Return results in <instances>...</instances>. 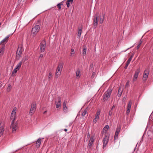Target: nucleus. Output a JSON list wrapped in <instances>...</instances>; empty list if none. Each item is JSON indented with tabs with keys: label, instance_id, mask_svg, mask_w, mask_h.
Masks as SVG:
<instances>
[{
	"label": "nucleus",
	"instance_id": "nucleus-1",
	"mask_svg": "<svg viewBox=\"0 0 153 153\" xmlns=\"http://www.w3.org/2000/svg\"><path fill=\"white\" fill-rule=\"evenodd\" d=\"M64 64L62 62L59 63L55 75V78L57 79L61 74Z\"/></svg>",
	"mask_w": 153,
	"mask_h": 153
},
{
	"label": "nucleus",
	"instance_id": "nucleus-2",
	"mask_svg": "<svg viewBox=\"0 0 153 153\" xmlns=\"http://www.w3.org/2000/svg\"><path fill=\"white\" fill-rule=\"evenodd\" d=\"M40 27L39 25H36L33 26L31 33V36L33 37L36 36L37 33L39 30Z\"/></svg>",
	"mask_w": 153,
	"mask_h": 153
},
{
	"label": "nucleus",
	"instance_id": "nucleus-3",
	"mask_svg": "<svg viewBox=\"0 0 153 153\" xmlns=\"http://www.w3.org/2000/svg\"><path fill=\"white\" fill-rule=\"evenodd\" d=\"M112 89L111 88H108L107 91L105 92L103 96L102 100L105 101L107 100L109 98L110 96L111 93Z\"/></svg>",
	"mask_w": 153,
	"mask_h": 153
},
{
	"label": "nucleus",
	"instance_id": "nucleus-4",
	"mask_svg": "<svg viewBox=\"0 0 153 153\" xmlns=\"http://www.w3.org/2000/svg\"><path fill=\"white\" fill-rule=\"evenodd\" d=\"M4 122L2 120H0V137L3 134L4 129Z\"/></svg>",
	"mask_w": 153,
	"mask_h": 153
},
{
	"label": "nucleus",
	"instance_id": "nucleus-5",
	"mask_svg": "<svg viewBox=\"0 0 153 153\" xmlns=\"http://www.w3.org/2000/svg\"><path fill=\"white\" fill-rule=\"evenodd\" d=\"M36 110V104L33 103L32 104L30 108L29 114L31 116H32L35 113Z\"/></svg>",
	"mask_w": 153,
	"mask_h": 153
},
{
	"label": "nucleus",
	"instance_id": "nucleus-6",
	"mask_svg": "<svg viewBox=\"0 0 153 153\" xmlns=\"http://www.w3.org/2000/svg\"><path fill=\"white\" fill-rule=\"evenodd\" d=\"M46 42L45 40H43L40 45V51L41 52H44L45 50Z\"/></svg>",
	"mask_w": 153,
	"mask_h": 153
},
{
	"label": "nucleus",
	"instance_id": "nucleus-7",
	"mask_svg": "<svg viewBox=\"0 0 153 153\" xmlns=\"http://www.w3.org/2000/svg\"><path fill=\"white\" fill-rule=\"evenodd\" d=\"M14 120H12L10 126V128L12 129L13 133L16 131L17 127V123H14Z\"/></svg>",
	"mask_w": 153,
	"mask_h": 153
},
{
	"label": "nucleus",
	"instance_id": "nucleus-8",
	"mask_svg": "<svg viewBox=\"0 0 153 153\" xmlns=\"http://www.w3.org/2000/svg\"><path fill=\"white\" fill-rule=\"evenodd\" d=\"M149 69H146L144 71L143 77V81H146L148 77V76L149 74Z\"/></svg>",
	"mask_w": 153,
	"mask_h": 153
},
{
	"label": "nucleus",
	"instance_id": "nucleus-9",
	"mask_svg": "<svg viewBox=\"0 0 153 153\" xmlns=\"http://www.w3.org/2000/svg\"><path fill=\"white\" fill-rule=\"evenodd\" d=\"M98 14L99 13H97L96 14V16H94V18L93 19V25L95 28L97 27L98 24Z\"/></svg>",
	"mask_w": 153,
	"mask_h": 153
},
{
	"label": "nucleus",
	"instance_id": "nucleus-10",
	"mask_svg": "<svg viewBox=\"0 0 153 153\" xmlns=\"http://www.w3.org/2000/svg\"><path fill=\"white\" fill-rule=\"evenodd\" d=\"M140 72V70L139 69H138L135 71L133 79V81L134 82L136 81L137 79L138 78V74Z\"/></svg>",
	"mask_w": 153,
	"mask_h": 153
},
{
	"label": "nucleus",
	"instance_id": "nucleus-11",
	"mask_svg": "<svg viewBox=\"0 0 153 153\" xmlns=\"http://www.w3.org/2000/svg\"><path fill=\"white\" fill-rule=\"evenodd\" d=\"M121 129L120 126H117L116 128V130L115 132V134L114 136V139H117L118 138V135L119 134Z\"/></svg>",
	"mask_w": 153,
	"mask_h": 153
},
{
	"label": "nucleus",
	"instance_id": "nucleus-12",
	"mask_svg": "<svg viewBox=\"0 0 153 153\" xmlns=\"http://www.w3.org/2000/svg\"><path fill=\"white\" fill-rule=\"evenodd\" d=\"M100 114V111H97L95 114V117L93 120V123L94 124L98 120Z\"/></svg>",
	"mask_w": 153,
	"mask_h": 153
},
{
	"label": "nucleus",
	"instance_id": "nucleus-13",
	"mask_svg": "<svg viewBox=\"0 0 153 153\" xmlns=\"http://www.w3.org/2000/svg\"><path fill=\"white\" fill-rule=\"evenodd\" d=\"M12 34L11 35L9 34L1 42L0 44L4 45L7 42L10 36H12Z\"/></svg>",
	"mask_w": 153,
	"mask_h": 153
},
{
	"label": "nucleus",
	"instance_id": "nucleus-14",
	"mask_svg": "<svg viewBox=\"0 0 153 153\" xmlns=\"http://www.w3.org/2000/svg\"><path fill=\"white\" fill-rule=\"evenodd\" d=\"M16 108L15 107L13 108L12 112L10 119L13 120H15V114L16 113Z\"/></svg>",
	"mask_w": 153,
	"mask_h": 153
},
{
	"label": "nucleus",
	"instance_id": "nucleus-15",
	"mask_svg": "<svg viewBox=\"0 0 153 153\" xmlns=\"http://www.w3.org/2000/svg\"><path fill=\"white\" fill-rule=\"evenodd\" d=\"M94 141V139L93 137H91L89 142L88 147L89 149L91 148L92 146V144Z\"/></svg>",
	"mask_w": 153,
	"mask_h": 153
},
{
	"label": "nucleus",
	"instance_id": "nucleus-16",
	"mask_svg": "<svg viewBox=\"0 0 153 153\" xmlns=\"http://www.w3.org/2000/svg\"><path fill=\"white\" fill-rule=\"evenodd\" d=\"M108 137L106 135L105 137L104 138L103 141V148L105 147L107 144L108 141Z\"/></svg>",
	"mask_w": 153,
	"mask_h": 153
},
{
	"label": "nucleus",
	"instance_id": "nucleus-17",
	"mask_svg": "<svg viewBox=\"0 0 153 153\" xmlns=\"http://www.w3.org/2000/svg\"><path fill=\"white\" fill-rule=\"evenodd\" d=\"M131 101H130L128 102V104L126 113V114L128 115V114H129L130 110V109L131 108Z\"/></svg>",
	"mask_w": 153,
	"mask_h": 153
},
{
	"label": "nucleus",
	"instance_id": "nucleus-18",
	"mask_svg": "<svg viewBox=\"0 0 153 153\" xmlns=\"http://www.w3.org/2000/svg\"><path fill=\"white\" fill-rule=\"evenodd\" d=\"M123 91V88L121 87H120L118 89L117 95L118 97L121 96Z\"/></svg>",
	"mask_w": 153,
	"mask_h": 153
},
{
	"label": "nucleus",
	"instance_id": "nucleus-19",
	"mask_svg": "<svg viewBox=\"0 0 153 153\" xmlns=\"http://www.w3.org/2000/svg\"><path fill=\"white\" fill-rule=\"evenodd\" d=\"M61 98L60 97L58 98V101L56 102V106L57 108H59L61 106Z\"/></svg>",
	"mask_w": 153,
	"mask_h": 153
},
{
	"label": "nucleus",
	"instance_id": "nucleus-20",
	"mask_svg": "<svg viewBox=\"0 0 153 153\" xmlns=\"http://www.w3.org/2000/svg\"><path fill=\"white\" fill-rule=\"evenodd\" d=\"M63 110L64 112H66L68 111V108L66 106V104L65 101L63 104Z\"/></svg>",
	"mask_w": 153,
	"mask_h": 153
},
{
	"label": "nucleus",
	"instance_id": "nucleus-21",
	"mask_svg": "<svg viewBox=\"0 0 153 153\" xmlns=\"http://www.w3.org/2000/svg\"><path fill=\"white\" fill-rule=\"evenodd\" d=\"M41 139L40 138L38 139L36 142V146L37 148H39L41 142Z\"/></svg>",
	"mask_w": 153,
	"mask_h": 153
},
{
	"label": "nucleus",
	"instance_id": "nucleus-22",
	"mask_svg": "<svg viewBox=\"0 0 153 153\" xmlns=\"http://www.w3.org/2000/svg\"><path fill=\"white\" fill-rule=\"evenodd\" d=\"M5 47L3 46L1 49H0V56L3 54L4 51Z\"/></svg>",
	"mask_w": 153,
	"mask_h": 153
},
{
	"label": "nucleus",
	"instance_id": "nucleus-23",
	"mask_svg": "<svg viewBox=\"0 0 153 153\" xmlns=\"http://www.w3.org/2000/svg\"><path fill=\"white\" fill-rule=\"evenodd\" d=\"M22 63V61H21L16 66V68L17 69L19 70V69L20 68L21 65Z\"/></svg>",
	"mask_w": 153,
	"mask_h": 153
},
{
	"label": "nucleus",
	"instance_id": "nucleus-24",
	"mask_svg": "<svg viewBox=\"0 0 153 153\" xmlns=\"http://www.w3.org/2000/svg\"><path fill=\"white\" fill-rule=\"evenodd\" d=\"M74 0H68L66 2V4L68 7H69L70 6V3L72 4Z\"/></svg>",
	"mask_w": 153,
	"mask_h": 153
},
{
	"label": "nucleus",
	"instance_id": "nucleus-25",
	"mask_svg": "<svg viewBox=\"0 0 153 153\" xmlns=\"http://www.w3.org/2000/svg\"><path fill=\"white\" fill-rule=\"evenodd\" d=\"M23 51V47L22 45H20L19 46L18 48L17 51H19V52L22 53Z\"/></svg>",
	"mask_w": 153,
	"mask_h": 153
},
{
	"label": "nucleus",
	"instance_id": "nucleus-26",
	"mask_svg": "<svg viewBox=\"0 0 153 153\" xmlns=\"http://www.w3.org/2000/svg\"><path fill=\"white\" fill-rule=\"evenodd\" d=\"M22 53L19 52L18 51H17L16 54V58L17 59H19L20 58L21 56V55Z\"/></svg>",
	"mask_w": 153,
	"mask_h": 153
},
{
	"label": "nucleus",
	"instance_id": "nucleus-27",
	"mask_svg": "<svg viewBox=\"0 0 153 153\" xmlns=\"http://www.w3.org/2000/svg\"><path fill=\"white\" fill-rule=\"evenodd\" d=\"M76 78H79L80 76V71H77L76 72Z\"/></svg>",
	"mask_w": 153,
	"mask_h": 153
},
{
	"label": "nucleus",
	"instance_id": "nucleus-28",
	"mask_svg": "<svg viewBox=\"0 0 153 153\" xmlns=\"http://www.w3.org/2000/svg\"><path fill=\"white\" fill-rule=\"evenodd\" d=\"M87 112V110H85L84 111H81L80 113L81 112V115L82 116H84L86 114Z\"/></svg>",
	"mask_w": 153,
	"mask_h": 153
},
{
	"label": "nucleus",
	"instance_id": "nucleus-29",
	"mask_svg": "<svg viewBox=\"0 0 153 153\" xmlns=\"http://www.w3.org/2000/svg\"><path fill=\"white\" fill-rule=\"evenodd\" d=\"M18 70V69H17L16 68H15L14 70H13V71H12V76H14L15 75H14V74H16L17 71Z\"/></svg>",
	"mask_w": 153,
	"mask_h": 153
},
{
	"label": "nucleus",
	"instance_id": "nucleus-30",
	"mask_svg": "<svg viewBox=\"0 0 153 153\" xmlns=\"http://www.w3.org/2000/svg\"><path fill=\"white\" fill-rule=\"evenodd\" d=\"M86 48L85 47L84 48H83L82 50V54L83 55H86Z\"/></svg>",
	"mask_w": 153,
	"mask_h": 153
},
{
	"label": "nucleus",
	"instance_id": "nucleus-31",
	"mask_svg": "<svg viewBox=\"0 0 153 153\" xmlns=\"http://www.w3.org/2000/svg\"><path fill=\"white\" fill-rule=\"evenodd\" d=\"M104 14L102 16V18H100V23L102 24L103 22L104 19Z\"/></svg>",
	"mask_w": 153,
	"mask_h": 153
},
{
	"label": "nucleus",
	"instance_id": "nucleus-32",
	"mask_svg": "<svg viewBox=\"0 0 153 153\" xmlns=\"http://www.w3.org/2000/svg\"><path fill=\"white\" fill-rule=\"evenodd\" d=\"M82 33V30L80 29L78 31L77 36L79 37H80L81 36V35Z\"/></svg>",
	"mask_w": 153,
	"mask_h": 153
},
{
	"label": "nucleus",
	"instance_id": "nucleus-33",
	"mask_svg": "<svg viewBox=\"0 0 153 153\" xmlns=\"http://www.w3.org/2000/svg\"><path fill=\"white\" fill-rule=\"evenodd\" d=\"M62 4H62V2H61V3H59L57 4V7L59 8V10L61 9V5H62Z\"/></svg>",
	"mask_w": 153,
	"mask_h": 153
},
{
	"label": "nucleus",
	"instance_id": "nucleus-34",
	"mask_svg": "<svg viewBox=\"0 0 153 153\" xmlns=\"http://www.w3.org/2000/svg\"><path fill=\"white\" fill-rule=\"evenodd\" d=\"M12 88L11 85H9L8 86L7 91L8 92H9Z\"/></svg>",
	"mask_w": 153,
	"mask_h": 153
},
{
	"label": "nucleus",
	"instance_id": "nucleus-35",
	"mask_svg": "<svg viewBox=\"0 0 153 153\" xmlns=\"http://www.w3.org/2000/svg\"><path fill=\"white\" fill-rule=\"evenodd\" d=\"M52 77V74L51 72H50L48 76V79H50Z\"/></svg>",
	"mask_w": 153,
	"mask_h": 153
},
{
	"label": "nucleus",
	"instance_id": "nucleus-36",
	"mask_svg": "<svg viewBox=\"0 0 153 153\" xmlns=\"http://www.w3.org/2000/svg\"><path fill=\"white\" fill-rule=\"evenodd\" d=\"M74 53H75V52H74V50L72 48L71 49V55H74Z\"/></svg>",
	"mask_w": 153,
	"mask_h": 153
},
{
	"label": "nucleus",
	"instance_id": "nucleus-37",
	"mask_svg": "<svg viewBox=\"0 0 153 153\" xmlns=\"http://www.w3.org/2000/svg\"><path fill=\"white\" fill-rule=\"evenodd\" d=\"M109 128V126L108 125H106L105 126V128H106V133L108 131Z\"/></svg>",
	"mask_w": 153,
	"mask_h": 153
},
{
	"label": "nucleus",
	"instance_id": "nucleus-38",
	"mask_svg": "<svg viewBox=\"0 0 153 153\" xmlns=\"http://www.w3.org/2000/svg\"><path fill=\"white\" fill-rule=\"evenodd\" d=\"M132 59L131 58H129L127 61L126 62L129 64Z\"/></svg>",
	"mask_w": 153,
	"mask_h": 153
},
{
	"label": "nucleus",
	"instance_id": "nucleus-39",
	"mask_svg": "<svg viewBox=\"0 0 153 153\" xmlns=\"http://www.w3.org/2000/svg\"><path fill=\"white\" fill-rule=\"evenodd\" d=\"M113 114V111H109V112L108 114L110 116H111Z\"/></svg>",
	"mask_w": 153,
	"mask_h": 153
},
{
	"label": "nucleus",
	"instance_id": "nucleus-40",
	"mask_svg": "<svg viewBox=\"0 0 153 153\" xmlns=\"http://www.w3.org/2000/svg\"><path fill=\"white\" fill-rule=\"evenodd\" d=\"M129 64L127 62L126 63V65H125V67H124V68L125 69H126L127 68V67H128V65H129Z\"/></svg>",
	"mask_w": 153,
	"mask_h": 153
},
{
	"label": "nucleus",
	"instance_id": "nucleus-41",
	"mask_svg": "<svg viewBox=\"0 0 153 153\" xmlns=\"http://www.w3.org/2000/svg\"><path fill=\"white\" fill-rule=\"evenodd\" d=\"M129 81H127V82L126 83L125 86L126 87L128 86L129 85Z\"/></svg>",
	"mask_w": 153,
	"mask_h": 153
},
{
	"label": "nucleus",
	"instance_id": "nucleus-42",
	"mask_svg": "<svg viewBox=\"0 0 153 153\" xmlns=\"http://www.w3.org/2000/svg\"><path fill=\"white\" fill-rule=\"evenodd\" d=\"M140 45H140V44H138V45L137 46V49H138L140 48Z\"/></svg>",
	"mask_w": 153,
	"mask_h": 153
},
{
	"label": "nucleus",
	"instance_id": "nucleus-43",
	"mask_svg": "<svg viewBox=\"0 0 153 153\" xmlns=\"http://www.w3.org/2000/svg\"><path fill=\"white\" fill-rule=\"evenodd\" d=\"M142 42H143V41L142 40V39H141L139 42V44H140V45H141V44H142Z\"/></svg>",
	"mask_w": 153,
	"mask_h": 153
},
{
	"label": "nucleus",
	"instance_id": "nucleus-44",
	"mask_svg": "<svg viewBox=\"0 0 153 153\" xmlns=\"http://www.w3.org/2000/svg\"><path fill=\"white\" fill-rule=\"evenodd\" d=\"M134 53H133L132 54L131 56L130 57V58H131L132 59V58L134 56Z\"/></svg>",
	"mask_w": 153,
	"mask_h": 153
},
{
	"label": "nucleus",
	"instance_id": "nucleus-45",
	"mask_svg": "<svg viewBox=\"0 0 153 153\" xmlns=\"http://www.w3.org/2000/svg\"><path fill=\"white\" fill-rule=\"evenodd\" d=\"M43 57L42 54H40L39 56V58H42Z\"/></svg>",
	"mask_w": 153,
	"mask_h": 153
},
{
	"label": "nucleus",
	"instance_id": "nucleus-46",
	"mask_svg": "<svg viewBox=\"0 0 153 153\" xmlns=\"http://www.w3.org/2000/svg\"><path fill=\"white\" fill-rule=\"evenodd\" d=\"M90 134L89 133H88V134L87 135V137L88 138H89L90 137Z\"/></svg>",
	"mask_w": 153,
	"mask_h": 153
},
{
	"label": "nucleus",
	"instance_id": "nucleus-47",
	"mask_svg": "<svg viewBox=\"0 0 153 153\" xmlns=\"http://www.w3.org/2000/svg\"><path fill=\"white\" fill-rule=\"evenodd\" d=\"M115 107V106L114 105H113V106H112V108H112V109H113Z\"/></svg>",
	"mask_w": 153,
	"mask_h": 153
},
{
	"label": "nucleus",
	"instance_id": "nucleus-48",
	"mask_svg": "<svg viewBox=\"0 0 153 153\" xmlns=\"http://www.w3.org/2000/svg\"><path fill=\"white\" fill-rule=\"evenodd\" d=\"M103 130L105 131V132L106 133V128H105V127L103 128Z\"/></svg>",
	"mask_w": 153,
	"mask_h": 153
},
{
	"label": "nucleus",
	"instance_id": "nucleus-49",
	"mask_svg": "<svg viewBox=\"0 0 153 153\" xmlns=\"http://www.w3.org/2000/svg\"><path fill=\"white\" fill-rule=\"evenodd\" d=\"M64 131H67V129H64Z\"/></svg>",
	"mask_w": 153,
	"mask_h": 153
},
{
	"label": "nucleus",
	"instance_id": "nucleus-50",
	"mask_svg": "<svg viewBox=\"0 0 153 153\" xmlns=\"http://www.w3.org/2000/svg\"><path fill=\"white\" fill-rule=\"evenodd\" d=\"M47 111H44V114H45V113H46L47 112Z\"/></svg>",
	"mask_w": 153,
	"mask_h": 153
},
{
	"label": "nucleus",
	"instance_id": "nucleus-51",
	"mask_svg": "<svg viewBox=\"0 0 153 153\" xmlns=\"http://www.w3.org/2000/svg\"><path fill=\"white\" fill-rule=\"evenodd\" d=\"M125 99H126L125 97H124V98H123V100H125Z\"/></svg>",
	"mask_w": 153,
	"mask_h": 153
},
{
	"label": "nucleus",
	"instance_id": "nucleus-52",
	"mask_svg": "<svg viewBox=\"0 0 153 153\" xmlns=\"http://www.w3.org/2000/svg\"><path fill=\"white\" fill-rule=\"evenodd\" d=\"M112 110H113V109L112 108H111V110L110 111H112Z\"/></svg>",
	"mask_w": 153,
	"mask_h": 153
},
{
	"label": "nucleus",
	"instance_id": "nucleus-53",
	"mask_svg": "<svg viewBox=\"0 0 153 153\" xmlns=\"http://www.w3.org/2000/svg\"><path fill=\"white\" fill-rule=\"evenodd\" d=\"M1 25V23H0V26Z\"/></svg>",
	"mask_w": 153,
	"mask_h": 153
}]
</instances>
